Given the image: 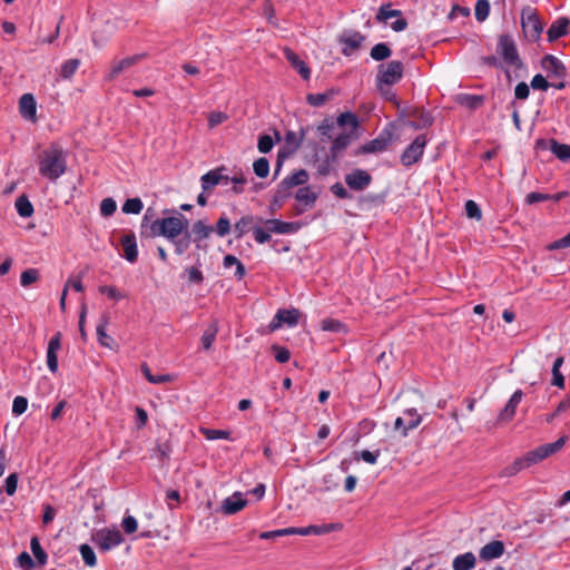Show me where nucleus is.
<instances>
[{
	"label": "nucleus",
	"mask_w": 570,
	"mask_h": 570,
	"mask_svg": "<svg viewBox=\"0 0 570 570\" xmlns=\"http://www.w3.org/2000/svg\"><path fill=\"white\" fill-rule=\"evenodd\" d=\"M66 171V158L62 149L57 145H51L42 151L39 160V173L41 176L56 180Z\"/></svg>",
	"instance_id": "obj_1"
},
{
	"label": "nucleus",
	"mask_w": 570,
	"mask_h": 570,
	"mask_svg": "<svg viewBox=\"0 0 570 570\" xmlns=\"http://www.w3.org/2000/svg\"><path fill=\"white\" fill-rule=\"evenodd\" d=\"M188 220L181 215L156 219L150 225L154 236H163L168 240L180 236L187 230Z\"/></svg>",
	"instance_id": "obj_2"
},
{
	"label": "nucleus",
	"mask_w": 570,
	"mask_h": 570,
	"mask_svg": "<svg viewBox=\"0 0 570 570\" xmlns=\"http://www.w3.org/2000/svg\"><path fill=\"white\" fill-rule=\"evenodd\" d=\"M308 131L309 126L301 127L298 132L293 130L286 131L284 137L285 147L279 149L277 154L275 176L279 174L283 166V160L299 149L303 141L306 139Z\"/></svg>",
	"instance_id": "obj_3"
},
{
	"label": "nucleus",
	"mask_w": 570,
	"mask_h": 570,
	"mask_svg": "<svg viewBox=\"0 0 570 570\" xmlns=\"http://www.w3.org/2000/svg\"><path fill=\"white\" fill-rule=\"evenodd\" d=\"M404 66L401 61L392 60L387 63H381L377 67L376 82L380 90L382 86H392L397 83L403 77Z\"/></svg>",
	"instance_id": "obj_4"
},
{
	"label": "nucleus",
	"mask_w": 570,
	"mask_h": 570,
	"mask_svg": "<svg viewBox=\"0 0 570 570\" xmlns=\"http://www.w3.org/2000/svg\"><path fill=\"white\" fill-rule=\"evenodd\" d=\"M497 52L501 56L503 62L508 66L521 69L522 60L518 53L514 40L509 35H501L497 47Z\"/></svg>",
	"instance_id": "obj_5"
},
{
	"label": "nucleus",
	"mask_w": 570,
	"mask_h": 570,
	"mask_svg": "<svg viewBox=\"0 0 570 570\" xmlns=\"http://www.w3.org/2000/svg\"><path fill=\"white\" fill-rule=\"evenodd\" d=\"M91 541L99 551L107 552L121 544L124 537L118 529H99L91 535Z\"/></svg>",
	"instance_id": "obj_6"
},
{
	"label": "nucleus",
	"mask_w": 570,
	"mask_h": 570,
	"mask_svg": "<svg viewBox=\"0 0 570 570\" xmlns=\"http://www.w3.org/2000/svg\"><path fill=\"white\" fill-rule=\"evenodd\" d=\"M521 26L525 38L530 41H537L543 30V26L534 11L527 7L521 12Z\"/></svg>",
	"instance_id": "obj_7"
},
{
	"label": "nucleus",
	"mask_w": 570,
	"mask_h": 570,
	"mask_svg": "<svg viewBox=\"0 0 570 570\" xmlns=\"http://www.w3.org/2000/svg\"><path fill=\"white\" fill-rule=\"evenodd\" d=\"M365 36L355 30H345L338 36V42L343 46L342 53L350 57L358 50L365 41Z\"/></svg>",
	"instance_id": "obj_8"
},
{
	"label": "nucleus",
	"mask_w": 570,
	"mask_h": 570,
	"mask_svg": "<svg viewBox=\"0 0 570 570\" xmlns=\"http://www.w3.org/2000/svg\"><path fill=\"white\" fill-rule=\"evenodd\" d=\"M426 145L425 135H419L409 145L401 156V161L404 166H412L417 163L423 155L424 148Z\"/></svg>",
	"instance_id": "obj_9"
},
{
	"label": "nucleus",
	"mask_w": 570,
	"mask_h": 570,
	"mask_svg": "<svg viewBox=\"0 0 570 570\" xmlns=\"http://www.w3.org/2000/svg\"><path fill=\"white\" fill-rule=\"evenodd\" d=\"M392 139V132L387 129L383 130L376 138L363 144L354 155H366L383 151L387 148Z\"/></svg>",
	"instance_id": "obj_10"
},
{
	"label": "nucleus",
	"mask_w": 570,
	"mask_h": 570,
	"mask_svg": "<svg viewBox=\"0 0 570 570\" xmlns=\"http://www.w3.org/2000/svg\"><path fill=\"white\" fill-rule=\"evenodd\" d=\"M357 138V132L343 131L338 134L332 141L330 147V161H336L342 153Z\"/></svg>",
	"instance_id": "obj_11"
},
{
	"label": "nucleus",
	"mask_w": 570,
	"mask_h": 570,
	"mask_svg": "<svg viewBox=\"0 0 570 570\" xmlns=\"http://www.w3.org/2000/svg\"><path fill=\"white\" fill-rule=\"evenodd\" d=\"M541 67L547 72L548 78L564 79L567 76L563 62L552 55H547L542 58Z\"/></svg>",
	"instance_id": "obj_12"
},
{
	"label": "nucleus",
	"mask_w": 570,
	"mask_h": 570,
	"mask_svg": "<svg viewBox=\"0 0 570 570\" xmlns=\"http://www.w3.org/2000/svg\"><path fill=\"white\" fill-rule=\"evenodd\" d=\"M345 183L352 190L361 191L370 186L372 176L366 170L354 169L345 175Z\"/></svg>",
	"instance_id": "obj_13"
},
{
	"label": "nucleus",
	"mask_w": 570,
	"mask_h": 570,
	"mask_svg": "<svg viewBox=\"0 0 570 570\" xmlns=\"http://www.w3.org/2000/svg\"><path fill=\"white\" fill-rule=\"evenodd\" d=\"M19 112L26 120L37 121V102L32 94H23L20 97Z\"/></svg>",
	"instance_id": "obj_14"
},
{
	"label": "nucleus",
	"mask_w": 570,
	"mask_h": 570,
	"mask_svg": "<svg viewBox=\"0 0 570 570\" xmlns=\"http://www.w3.org/2000/svg\"><path fill=\"white\" fill-rule=\"evenodd\" d=\"M61 347V333L58 332L53 335L47 348V366L51 373H57L58 371V351Z\"/></svg>",
	"instance_id": "obj_15"
},
{
	"label": "nucleus",
	"mask_w": 570,
	"mask_h": 570,
	"mask_svg": "<svg viewBox=\"0 0 570 570\" xmlns=\"http://www.w3.org/2000/svg\"><path fill=\"white\" fill-rule=\"evenodd\" d=\"M504 551V543L500 540H493L480 549L479 558L482 561H491L502 557Z\"/></svg>",
	"instance_id": "obj_16"
},
{
	"label": "nucleus",
	"mask_w": 570,
	"mask_h": 570,
	"mask_svg": "<svg viewBox=\"0 0 570 570\" xmlns=\"http://www.w3.org/2000/svg\"><path fill=\"white\" fill-rule=\"evenodd\" d=\"M522 396L523 393L521 390H518L512 394V396L505 404L504 409L498 415L499 423H505L512 420V417L515 414L517 406L520 404L522 400Z\"/></svg>",
	"instance_id": "obj_17"
},
{
	"label": "nucleus",
	"mask_w": 570,
	"mask_h": 570,
	"mask_svg": "<svg viewBox=\"0 0 570 570\" xmlns=\"http://www.w3.org/2000/svg\"><path fill=\"white\" fill-rule=\"evenodd\" d=\"M266 229L274 234H292L298 230L301 225L298 223H288L279 219H267L264 222Z\"/></svg>",
	"instance_id": "obj_18"
},
{
	"label": "nucleus",
	"mask_w": 570,
	"mask_h": 570,
	"mask_svg": "<svg viewBox=\"0 0 570 570\" xmlns=\"http://www.w3.org/2000/svg\"><path fill=\"white\" fill-rule=\"evenodd\" d=\"M224 168H217L214 170H209L205 175L202 176V188L204 193L212 191L218 184H220L223 180L227 183L229 178L227 176L222 175V170Z\"/></svg>",
	"instance_id": "obj_19"
},
{
	"label": "nucleus",
	"mask_w": 570,
	"mask_h": 570,
	"mask_svg": "<svg viewBox=\"0 0 570 570\" xmlns=\"http://www.w3.org/2000/svg\"><path fill=\"white\" fill-rule=\"evenodd\" d=\"M295 198L298 203H302L304 207L296 206V214H303L307 208H312L317 199V194L312 191L311 187H302L296 194Z\"/></svg>",
	"instance_id": "obj_20"
},
{
	"label": "nucleus",
	"mask_w": 570,
	"mask_h": 570,
	"mask_svg": "<svg viewBox=\"0 0 570 570\" xmlns=\"http://www.w3.org/2000/svg\"><path fill=\"white\" fill-rule=\"evenodd\" d=\"M145 58V53L134 55L131 57L124 58L119 61L112 62L110 72L108 75V79L112 80L116 77H118L119 73H121L124 70L129 69L130 67L138 63L141 59Z\"/></svg>",
	"instance_id": "obj_21"
},
{
	"label": "nucleus",
	"mask_w": 570,
	"mask_h": 570,
	"mask_svg": "<svg viewBox=\"0 0 570 570\" xmlns=\"http://www.w3.org/2000/svg\"><path fill=\"white\" fill-rule=\"evenodd\" d=\"M570 20L566 17H561L552 22L550 28L547 31L548 40L550 42L556 41L557 39L567 36L569 33Z\"/></svg>",
	"instance_id": "obj_22"
},
{
	"label": "nucleus",
	"mask_w": 570,
	"mask_h": 570,
	"mask_svg": "<svg viewBox=\"0 0 570 570\" xmlns=\"http://www.w3.org/2000/svg\"><path fill=\"white\" fill-rule=\"evenodd\" d=\"M214 232V227L210 225H207L205 220H197L193 224L191 233L194 235L193 242L196 243V247L198 249H202V242L204 239H207L210 234Z\"/></svg>",
	"instance_id": "obj_23"
},
{
	"label": "nucleus",
	"mask_w": 570,
	"mask_h": 570,
	"mask_svg": "<svg viewBox=\"0 0 570 570\" xmlns=\"http://www.w3.org/2000/svg\"><path fill=\"white\" fill-rule=\"evenodd\" d=\"M284 56L291 66L297 70L304 80H308L311 77V69L307 65L299 59V57L289 48L284 49Z\"/></svg>",
	"instance_id": "obj_24"
},
{
	"label": "nucleus",
	"mask_w": 570,
	"mask_h": 570,
	"mask_svg": "<svg viewBox=\"0 0 570 570\" xmlns=\"http://www.w3.org/2000/svg\"><path fill=\"white\" fill-rule=\"evenodd\" d=\"M247 501L243 499L240 492H235L232 497L226 498L223 501L222 510L225 514H235L240 511Z\"/></svg>",
	"instance_id": "obj_25"
},
{
	"label": "nucleus",
	"mask_w": 570,
	"mask_h": 570,
	"mask_svg": "<svg viewBox=\"0 0 570 570\" xmlns=\"http://www.w3.org/2000/svg\"><path fill=\"white\" fill-rule=\"evenodd\" d=\"M121 246L125 253V258L129 263H135L138 257V249L136 243V236L134 233H129L121 238Z\"/></svg>",
	"instance_id": "obj_26"
},
{
	"label": "nucleus",
	"mask_w": 570,
	"mask_h": 570,
	"mask_svg": "<svg viewBox=\"0 0 570 570\" xmlns=\"http://www.w3.org/2000/svg\"><path fill=\"white\" fill-rule=\"evenodd\" d=\"M476 564V558L472 552L456 556L452 561L453 570H472Z\"/></svg>",
	"instance_id": "obj_27"
},
{
	"label": "nucleus",
	"mask_w": 570,
	"mask_h": 570,
	"mask_svg": "<svg viewBox=\"0 0 570 570\" xmlns=\"http://www.w3.org/2000/svg\"><path fill=\"white\" fill-rule=\"evenodd\" d=\"M108 321H109L108 315H106V314L102 315V317L100 318V322L98 323V325L96 327V333H97L98 342L100 345L108 347V348H112L111 343L114 342V340L106 333V326L108 324Z\"/></svg>",
	"instance_id": "obj_28"
},
{
	"label": "nucleus",
	"mask_w": 570,
	"mask_h": 570,
	"mask_svg": "<svg viewBox=\"0 0 570 570\" xmlns=\"http://www.w3.org/2000/svg\"><path fill=\"white\" fill-rule=\"evenodd\" d=\"M456 102L470 109H478L483 105L484 98L479 95L460 94L456 97Z\"/></svg>",
	"instance_id": "obj_29"
},
{
	"label": "nucleus",
	"mask_w": 570,
	"mask_h": 570,
	"mask_svg": "<svg viewBox=\"0 0 570 570\" xmlns=\"http://www.w3.org/2000/svg\"><path fill=\"white\" fill-rule=\"evenodd\" d=\"M336 125L338 127H350L348 131L356 132L357 128L360 126V122H358V118L355 114H353L351 111H345V112H342L337 117Z\"/></svg>",
	"instance_id": "obj_30"
},
{
	"label": "nucleus",
	"mask_w": 570,
	"mask_h": 570,
	"mask_svg": "<svg viewBox=\"0 0 570 570\" xmlns=\"http://www.w3.org/2000/svg\"><path fill=\"white\" fill-rule=\"evenodd\" d=\"M256 220V218L252 215L243 216L234 226V230L236 234V238H242L245 234H247L250 229L252 224ZM258 222L262 219L257 218Z\"/></svg>",
	"instance_id": "obj_31"
},
{
	"label": "nucleus",
	"mask_w": 570,
	"mask_h": 570,
	"mask_svg": "<svg viewBox=\"0 0 570 570\" xmlns=\"http://www.w3.org/2000/svg\"><path fill=\"white\" fill-rule=\"evenodd\" d=\"M308 180V173L305 169H299L295 171L294 174L285 177L282 183H284L286 186L291 187L292 189L296 186L304 185Z\"/></svg>",
	"instance_id": "obj_32"
},
{
	"label": "nucleus",
	"mask_w": 570,
	"mask_h": 570,
	"mask_svg": "<svg viewBox=\"0 0 570 570\" xmlns=\"http://www.w3.org/2000/svg\"><path fill=\"white\" fill-rule=\"evenodd\" d=\"M183 234V236H178L169 240L174 245L175 253L177 255H183L189 248L191 243V234L188 230Z\"/></svg>",
	"instance_id": "obj_33"
},
{
	"label": "nucleus",
	"mask_w": 570,
	"mask_h": 570,
	"mask_svg": "<svg viewBox=\"0 0 570 570\" xmlns=\"http://www.w3.org/2000/svg\"><path fill=\"white\" fill-rule=\"evenodd\" d=\"M335 128V122L332 118L327 117L316 127V131L321 137L322 141L332 139V131Z\"/></svg>",
	"instance_id": "obj_34"
},
{
	"label": "nucleus",
	"mask_w": 570,
	"mask_h": 570,
	"mask_svg": "<svg viewBox=\"0 0 570 570\" xmlns=\"http://www.w3.org/2000/svg\"><path fill=\"white\" fill-rule=\"evenodd\" d=\"M524 468H528V461L525 456L517 459L512 464L505 466L501 472V478H510L519 473Z\"/></svg>",
	"instance_id": "obj_35"
},
{
	"label": "nucleus",
	"mask_w": 570,
	"mask_h": 570,
	"mask_svg": "<svg viewBox=\"0 0 570 570\" xmlns=\"http://www.w3.org/2000/svg\"><path fill=\"white\" fill-rule=\"evenodd\" d=\"M391 55H392L391 48L384 42L376 43L371 49V52H370L371 58L375 61H383L385 59H389L391 57Z\"/></svg>",
	"instance_id": "obj_36"
},
{
	"label": "nucleus",
	"mask_w": 570,
	"mask_h": 570,
	"mask_svg": "<svg viewBox=\"0 0 570 570\" xmlns=\"http://www.w3.org/2000/svg\"><path fill=\"white\" fill-rule=\"evenodd\" d=\"M30 548L39 566H45L48 561V556L42 549L38 537H32L30 540Z\"/></svg>",
	"instance_id": "obj_37"
},
{
	"label": "nucleus",
	"mask_w": 570,
	"mask_h": 570,
	"mask_svg": "<svg viewBox=\"0 0 570 570\" xmlns=\"http://www.w3.org/2000/svg\"><path fill=\"white\" fill-rule=\"evenodd\" d=\"M550 150L562 161L570 159V145L560 144L557 140L551 139Z\"/></svg>",
	"instance_id": "obj_38"
},
{
	"label": "nucleus",
	"mask_w": 570,
	"mask_h": 570,
	"mask_svg": "<svg viewBox=\"0 0 570 570\" xmlns=\"http://www.w3.org/2000/svg\"><path fill=\"white\" fill-rule=\"evenodd\" d=\"M16 208L21 217H30L33 214V206L26 195H21L16 200Z\"/></svg>",
	"instance_id": "obj_39"
},
{
	"label": "nucleus",
	"mask_w": 570,
	"mask_h": 570,
	"mask_svg": "<svg viewBox=\"0 0 570 570\" xmlns=\"http://www.w3.org/2000/svg\"><path fill=\"white\" fill-rule=\"evenodd\" d=\"M80 66V60L69 59L61 65L60 77L63 79H71Z\"/></svg>",
	"instance_id": "obj_40"
},
{
	"label": "nucleus",
	"mask_w": 570,
	"mask_h": 570,
	"mask_svg": "<svg viewBox=\"0 0 570 570\" xmlns=\"http://www.w3.org/2000/svg\"><path fill=\"white\" fill-rule=\"evenodd\" d=\"M218 333V325L217 322L214 321L204 332L202 336V344L205 350H209L216 338V335Z\"/></svg>",
	"instance_id": "obj_41"
},
{
	"label": "nucleus",
	"mask_w": 570,
	"mask_h": 570,
	"mask_svg": "<svg viewBox=\"0 0 570 570\" xmlns=\"http://www.w3.org/2000/svg\"><path fill=\"white\" fill-rule=\"evenodd\" d=\"M277 313L283 324L294 326L298 323L299 312L296 308L278 309Z\"/></svg>",
	"instance_id": "obj_42"
},
{
	"label": "nucleus",
	"mask_w": 570,
	"mask_h": 570,
	"mask_svg": "<svg viewBox=\"0 0 570 570\" xmlns=\"http://www.w3.org/2000/svg\"><path fill=\"white\" fill-rule=\"evenodd\" d=\"M404 415L409 417L406 428L403 430V436L407 434L410 430L417 428L422 421L421 415L417 414L415 409H407L404 411Z\"/></svg>",
	"instance_id": "obj_43"
},
{
	"label": "nucleus",
	"mask_w": 570,
	"mask_h": 570,
	"mask_svg": "<svg viewBox=\"0 0 570 570\" xmlns=\"http://www.w3.org/2000/svg\"><path fill=\"white\" fill-rule=\"evenodd\" d=\"M253 170L259 178H266L269 174V161L265 157L256 159L253 164Z\"/></svg>",
	"instance_id": "obj_44"
},
{
	"label": "nucleus",
	"mask_w": 570,
	"mask_h": 570,
	"mask_svg": "<svg viewBox=\"0 0 570 570\" xmlns=\"http://www.w3.org/2000/svg\"><path fill=\"white\" fill-rule=\"evenodd\" d=\"M200 433L207 440H210V441L218 440V439H225V440L230 439V432L227 430H215V429L202 428Z\"/></svg>",
	"instance_id": "obj_45"
},
{
	"label": "nucleus",
	"mask_w": 570,
	"mask_h": 570,
	"mask_svg": "<svg viewBox=\"0 0 570 570\" xmlns=\"http://www.w3.org/2000/svg\"><path fill=\"white\" fill-rule=\"evenodd\" d=\"M144 208V204L140 198H129L122 205V212L125 214H139Z\"/></svg>",
	"instance_id": "obj_46"
},
{
	"label": "nucleus",
	"mask_w": 570,
	"mask_h": 570,
	"mask_svg": "<svg viewBox=\"0 0 570 570\" xmlns=\"http://www.w3.org/2000/svg\"><path fill=\"white\" fill-rule=\"evenodd\" d=\"M80 554L82 557L83 562L88 567H95L97 563V558L94 549L89 544H81L79 548Z\"/></svg>",
	"instance_id": "obj_47"
},
{
	"label": "nucleus",
	"mask_w": 570,
	"mask_h": 570,
	"mask_svg": "<svg viewBox=\"0 0 570 570\" xmlns=\"http://www.w3.org/2000/svg\"><path fill=\"white\" fill-rule=\"evenodd\" d=\"M490 12V2L488 0H478L474 8V14L478 21H484Z\"/></svg>",
	"instance_id": "obj_48"
},
{
	"label": "nucleus",
	"mask_w": 570,
	"mask_h": 570,
	"mask_svg": "<svg viewBox=\"0 0 570 570\" xmlns=\"http://www.w3.org/2000/svg\"><path fill=\"white\" fill-rule=\"evenodd\" d=\"M524 456L525 461H528V466H531L547 458L543 445H540L537 449L528 452Z\"/></svg>",
	"instance_id": "obj_49"
},
{
	"label": "nucleus",
	"mask_w": 570,
	"mask_h": 570,
	"mask_svg": "<svg viewBox=\"0 0 570 570\" xmlns=\"http://www.w3.org/2000/svg\"><path fill=\"white\" fill-rule=\"evenodd\" d=\"M332 91L323 94H308L306 97L307 102L313 107L323 106L332 97Z\"/></svg>",
	"instance_id": "obj_50"
},
{
	"label": "nucleus",
	"mask_w": 570,
	"mask_h": 570,
	"mask_svg": "<svg viewBox=\"0 0 570 570\" xmlns=\"http://www.w3.org/2000/svg\"><path fill=\"white\" fill-rule=\"evenodd\" d=\"M400 16H401L400 10L390 9L389 4H383L379 9L376 19L380 22H385L390 18L400 17Z\"/></svg>",
	"instance_id": "obj_51"
},
{
	"label": "nucleus",
	"mask_w": 570,
	"mask_h": 570,
	"mask_svg": "<svg viewBox=\"0 0 570 570\" xmlns=\"http://www.w3.org/2000/svg\"><path fill=\"white\" fill-rule=\"evenodd\" d=\"M292 195V188L286 186L284 183H279L275 190V203L283 205L284 202Z\"/></svg>",
	"instance_id": "obj_52"
},
{
	"label": "nucleus",
	"mask_w": 570,
	"mask_h": 570,
	"mask_svg": "<svg viewBox=\"0 0 570 570\" xmlns=\"http://www.w3.org/2000/svg\"><path fill=\"white\" fill-rule=\"evenodd\" d=\"M39 279V272L36 268H29L21 273L20 283L23 287H27Z\"/></svg>",
	"instance_id": "obj_53"
},
{
	"label": "nucleus",
	"mask_w": 570,
	"mask_h": 570,
	"mask_svg": "<svg viewBox=\"0 0 570 570\" xmlns=\"http://www.w3.org/2000/svg\"><path fill=\"white\" fill-rule=\"evenodd\" d=\"M567 440H568V436L562 435L553 443L543 444V449L546 451L547 458L552 455L553 453L558 452L559 450H561L563 448V445L566 444Z\"/></svg>",
	"instance_id": "obj_54"
},
{
	"label": "nucleus",
	"mask_w": 570,
	"mask_h": 570,
	"mask_svg": "<svg viewBox=\"0 0 570 570\" xmlns=\"http://www.w3.org/2000/svg\"><path fill=\"white\" fill-rule=\"evenodd\" d=\"M117 209V204L115 202L114 198H105L102 199V202L100 203V214L104 216V217H109L111 216Z\"/></svg>",
	"instance_id": "obj_55"
},
{
	"label": "nucleus",
	"mask_w": 570,
	"mask_h": 570,
	"mask_svg": "<svg viewBox=\"0 0 570 570\" xmlns=\"http://www.w3.org/2000/svg\"><path fill=\"white\" fill-rule=\"evenodd\" d=\"M214 232H216L219 237H224L230 232V222L225 215L219 217Z\"/></svg>",
	"instance_id": "obj_56"
},
{
	"label": "nucleus",
	"mask_w": 570,
	"mask_h": 570,
	"mask_svg": "<svg viewBox=\"0 0 570 570\" xmlns=\"http://www.w3.org/2000/svg\"><path fill=\"white\" fill-rule=\"evenodd\" d=\"M228 115L223 111H213L208 115V127L210 129L228 120Z\"/></svg>",
	"instance_id": "obj_57"
},
{
	"label": "nucleus",
	"mask_w": 570,
	"mask_h": 570,
	"mask_svg": "<svg viewBox=\"0 0 570 570\" xmlns=\"http://www.w3.org/2000/svg\"><path fill=\"white\" fill-rule=\"evenodd\" d=\"M433 122V117L430 112L422 111L419 117V121H411L410 126L414 129H422L431 126Z\"/></svg>",
	"instance_id": "obj_58"
},
{
	"label": "nucleus",
	"mask_w": 570,
	"mask_h": 570,
	"mask_svg": "<svg viewBox=\"0 0 570 570\" xmlns=\"http://www.w3.org/2000/svg\"><path fill=\"white\" fill-rule=\"evenodd\" d=\"M322 330L328 332H342L345 331V325L337 320L325 318L322 321Z\"/></svg>",
	"instance_id": "obj_59"
},
{
	"label": "nucleus",
	"mask_w": 570,
	"mask_h": 570,
	"mask_svg": "<svg viewBox=\"0 0 570 570\" xmlns=\"http://www.w3.org/2000/svg\"><path fill=\"white\" fill-rule=\"evenodd\" d=\"M274 140L269 135H262L258 138L257 148L262 154H267L273 149Z\"/></svg>",
	"instance_id": "obj_60"
},
{
	"label": "nucleus",
	"mask_w": 570,
	"mask_h": 570,
	"mask_svg": "<svg viewBox=\"0 0 570 570\" xmlns=\"http://www.w3.org/2000/svg\"><path fill=\"white\" fill-rule=\"evenodd\" d=\"M465 213L469 218H474L476 220H480L482 217V212L474 200H468L465 203Z\"/></svg>",
	"instance_id": "obj_61"
},
{
	"label": "nucleus",
	"mask_w": 570,
	"mask_h": 570,
	"mask_svg": "<svg viewBox=\"0 0 570 570\" xmlns=\"http://www.w3.org/2000/svg\"><path fill=\"white\" fill-rule=\"evenodd\" d=\"M28 407V400L24 396H16L12 404V413L21 415Z\"/></svg>",
	"instance_id": "obj_62"
},
{
	"label": "nucleus",
	"mask_w": 570,
	"mask_h": 570,
	"mask_svg": "<svg viewBox=\"0 0 570 570\" xmlns=\"http://www.w3.org/2000/svg\"><path fill=\"white\" fill-rule=\"evenodd\" d=\"M272 350L275 352V360L279 363H286L291 358L288 348L279 345H273Z\"/></svg>",
	"instance_id": "obj_63"
},
{
	"label": "nucleus",
	"mask_w": 570,
	"mask_h": 570,
	"mask_svg": "<svg viewBox=\"0 0 570 570\" xmlns=\"http://www.w3.org/2000/svg\"><path fill=\"white\" fill-rule=\"evenodd\" d=\"M568 247H570V232L564 237L550 243L547 246V249L548 250H557V249L568 248Z\"/></svg>",
	"instance_id": "obj_64"
}]
</instances>
